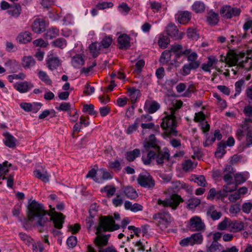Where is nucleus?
Returning <instances> with one entry per match:
<instances>
[{
    "instance_id": "f257e3e1",
    "label": "nucleus",
    "mask_w": 252,
    "mask_h": 252,
    "mask_svg": "<svg viewBox=\"0 0 252 252\" xmlns=\"http://www.w3.org/2000/svg\"><path fill=\"white\" fill-rule=\"evenodd\" d=\"M50 208L49 213L45 209L42 204L39 203L35 200L32 201L28 205L27 216L30 220L36 221V224L40 232L42 228L45 226L46 222L52 220L55 227L58 229L62 227L63 223L64 217L60 213L55 211V208Z\"/></svg>"
},
{
    "instance_id": "f03ea898",
    "label": "nucleus",
    "mask_w": 252,
    "mask_h": 252,
    "mask_svg": "<svg viewBox=\"0 0 252 252\" xmlns=\"http://www.w3.org/2000/svg\"><path fill=\"white\" fill-rule=\"evenodd\" d=\"M224 60L226 63L230 67V69L228 70V73L231 71L233 75H236L239 68H244L247 70L252 69V60L244 53L238 55L233 51H229ZM224 73L227 75V72Z\"/></svg>"
},
{
    "instance_id": "7ed1b4c3",
    "label": "nucleus",
    "mask_w": 252,
    "mask_h": 252,
    "mask_svg": "<svg viewBox=\"0 0 252 252\" xmlns=\"http://www.w3.org/2000/svg\"><path fill=\"white\" fill-rule=\"evenodd\" d=\"M183 104L181 100H175L173 102L172 106L169 108V111L165 113V116L162 118L160 124L161 127L164 130L166 136H175L177 131L176 130V118L175 116V112L180 109Z\"/></svg>"
},
{
    "instance_id": "20e7f679",
    "label": "nucleus",
    "mask_w": 252,
    "mask_h": 252,
    "mask_svg": "<svg viewBox=\"0 0 252 252\" xmlns=\"http://www.w3.org/2000/svg\"><path fill=\"white\" fill-rule=\"evenodd\" d=\"M114 223L112 218L102 217L100 218L98 226L96 229V237L94 240L95 244L99 247H103L108 243L110 234L101 235V233L104 231H113L119 229L120 226L119 224H114Z\"/></svg>"
},
{
    "instance_id": "39448f33",
    "label": "nucleus",
    "mask_w": 252,
    "mask_h": 252,
    "mask_svg": "<svg viewBox=\"0 0 252 252\" xmlns=\"http://www.w3.org/2000/svg\"><path fill=\"white\" fill-rule=\"evenodd\" d=\"M144 147L149 151L147 156H143L142 158L144 164L148 165L154 159H156L158 164H161L168 160V153L161 152L159 147L156 146L154 144L146 143Z\"/></svg>"
},
{
    "instance_id": "423d86ee",
    "label": "nucleus",
    "mask_w": 252,
    "mask_h": 252,
    "mask_svg": "<svg viewBox=\"0 0 252 252\" xmlns=\"http://www.w3.org/2000/svg\"><path fill=\"white\" fill-rule=\"evenodd\" d=\"M182 201L180 196L174 194L169 197H166L162 199L159 198L157 200V204L161 207H170L173 209H175Z\"/></svg>"
},
{
    "instance_id": "0eeeda50",
    "label": "nucleus",
    "mask_w": 252,
    "mask_h": 252,
    "mask_svg": "<svg viewBox=\"0 0 252 252\" xmlns=\"http://www.w3.org/2000/svg\"><path fill=\"white\" fill-rule=\"evenodd\" d=\"M138 184L142 187L152 188L155 186V181L150 174L146 171L141 173L137 178Z\"/></svg>"
},
{
    "instance_id": "6e6552de",
    "label": "nucleus",
    "mask_w": 252,
    "mask_h": 252,
    "mask_svg": "<svg viewBox=\"0 0 252 252\" xmlns=\"http://www.w3.org/2000/svg\"><path fill=\"white\" fill-rule=\"evenodd\" d=\"M241 9L239 8L233 7L228 5H223L220 9V14L225 19H230L240 15Z\"/></svg>"
},
{
    "instance_id": "1a4fd4ad",
    "label": "nucleus",
    "mask_w": 252,
    "mask_h": 252,
    "mask_svg": "<svg viewBox=\"0 0 252 252\" xmlns=\"http://www.w3.org/2000/svg\"><path fill=\"white\" fill-rule=\"evenodd\" d=\"M153 218L159 225H162V228L167 227L172 220L170 215L166 212L156 214L153 215Z\"/></svg>"
},
{
    "instance_id": "9d476101",
    "label": "nucleus",
    "mask_w": 252,
    "mask_h": 252,
    "mask_svg": "<svg viewBox=\"0 0 252 252\" xmlns=\"http://www.w3.org/2000/svg\"><path fill=\"white\" fill-rule=\"evenodd\" d=\"M246 130L247 131L246 147H249L252 146V126H243L242 129H239L237 130L236 134L238 139L240 140L243 136L244 131Z\"/></svg>"
},
{
    "instance_id": "9b49d317",
    "label": "nucleus",
    "mask_w": 252,
    "mask_h": 252,
    "mask_svg": "<svg viewBox=\"0 0 252 252\" xmlns=\"http://www.w3.org/2000/svg\"><path fill=\"white\" fill-rule=\"evenodd\" d=\"M47 24L44 19L38 18L35 19L32 25V31L37 33H41L45 31Z\"/></svg>"
},
{
    "instance_id": "f8f14e48",
    "label": "nucleus",
    "mask_w": 252,
    "mask_h": 252,
    "mask_svg": "<svg viewBox=\"0 0 252 252\" xmlns=\"http://www.w3.org/2000/svg\"><path fill=\"white\" fill-rule=\"evenodd\" d=\"M33 87V84L28 81L17 82L14 85V88L20 93H25Z\"/></svg>"
},
{
    "instance_id": "ddd939ff",
    "label": "nucleus",
    "mask_w": 252,
    "mask_h": 252,
    "mask_svg": "<svg viewBox=\"0 0 252 252\" xmlns=\"http://www.w3.org/2000/svg\"><path fill=\"white\" fill-rule=\"evenodd\" d=\"M191 18V14L187 11H179L175 15L176 21L181 24L187 23Z\"/></svg>"
},
{
    "instance_id": "4468645a",
    "label": "nucleus",
    "mask_w": 252,
    "mask_h": 252,
    "mask_svg": "<svg viewBox=\"0 0 252 252\" xmlns=\"http://www.w3.org/2000/svg\"><path fill=\"white\" fill-rule=\"evenodd\" d=\"M170 51L171 53H174L177 57H180L181 56L189 54L190 53V49H183L181 45L175 44L172 46Z\"/></svg>"
},
{
    "instance_id": "2eb2a0df",
    "label": "nucleus",
    "mask_w": 252,
    "mask_h": 252,
    "mask_svg": "<svg viewBox=\"0 0 252 252\" xmlns=\"http://www.w3.org/2000/svg\"><path fill=\"white\" fill-rule=\"evenodd\" d=\"M46 62L47 66L51 70L56 69L61 64V61L57 56H48Z\"/></svg>"
},
{
    "instance_id": "dca6fc26",
    "label": "nucleus",
    "mask_w": 252,
    "mask_h": 252,
    "mask_svg": "<svg viewBox=\"0 0 252 252\" xmlns=\"http://www.w3.org/2000/svg\"><path fill=\"white\" fill-rule=\"evenodd\" d=\"M190 226L191 229L193 231L201 230L204 227L201 219L197 216L193 217L190 219Z\"/></svg>"
},
{
    "instance_id": "f3484780",
    "label": "nucleus",
    "mask_w": 252,
    "mask_h": 252,
    "mask_svg": "<svg viewBox=\"0 0 252 252\" xmlns=\"http://www.w3.org/2000/svg\"><path fill=\"white\" fill-rule=\"evenodd\" d=\"M36 64L34 59L31 56H24L21 60V65L25 69H31Z\"/></svg>"
},
{
    "instance_id": "a211bd4d",
    "label": "nucleus",
    "mask_w": 252,
    "mask_h": 252,
    "mask_svg": "<svg viewBox=\"0 0 252 252\" xmlns=\"http://www.w3.org/2000/svg\"><path fill=\"white\" fill-rule=\"evenodd\" d=\"M244 228V222L240 220H230L229 231L238 232L242 230Z\"/></svg>"
},
{
    "instance_id": "6ab92c4d",
    "label": "nucleus",
    "mask_w": 252,
    "mask_h": 252,
    "mask_svg": "<svg viewBox=\"0 0 252 252\" xmlns=\"http://www.w3.org/2000/svg\"><path fill=\"white\" fill-rule=\"evenodd\" d=\"M118 42L121 49H127L130 46V37L126 34L120 35L118 38Z\"/></svg>"
},
{
    "instance_id": "aec40b11",
    "label": "nucleus",
    "mask_w": 252,
    "mask_h": 252,
    "mask_svg": "<svg viewBox=\"0 0 252 252\" xmlns=\"http://www.w3.org/2000/svg\"><path fill=\"white\" fill-rule=\"evenodd\" d=\"M100 169L97 171L94 169L91 170L86 175L87 178H91L96 182L102 183L103 182V174L100 173Z\"/></svg>"
},
{
    "instance_id": "412c9836",
    "label": "nucleus",
    "mask_w": 252,
    "mask_h": 252,
    "mask_svg": "<svg viewBox=\"0 0 252 252\" xmlns=\"http://www.w3.org/2000/svg\"><path fill=\"white\" fill-rule=\"evenodd\" d=\"M72 65L76 68H80L85 63V60L81 54H76L71 59Z\"/></svg>"
},
{
    "instance_id": "4be33fe9",
    "label": "nucleus",
    "mask_w": 252,
    "mask_h": 252,
    "mask_svg": "<svg viewBox=\"0 0 252 252\" xmlns=\"http://www.w3.org/2000/svg\"><path fill=\"white\" fill-rule=\"evenodd\" d=\"M159 104L156 101H146L144 109L149 113H154L159 108Z\"/></svg>"
},
{
    "instance_id": "5701e85b",
    "label": "nucleus",
    "mask_w": 252,
    "mask_h": 252,
    "mask_svg": "<svg viewBox=\"0 0 252 252\" xmlns=\"http://www.w3.org/2000/svg\"><path fill=\"white\" fill-rule=\"evenodd\" d=\"M206 19L209 24L215 25L219 21V15L213 11H210L206 15Z\"/></svg>"
},
{
    "instance_id": "b1692460",
    "label": "nucleus",
    "mask_w": 252,
    "mask_h": 252,
    "mask_svg": "<svg viewBox=\"0 0 252 252\" xmlns=\"http://www.w3.org/2000/svg\"><path fill=\"white\" fill-rule=\"evenodd\" d=\"M3 135L5 137L4 141L5 145L9 148H13L16 146L17 140L9 132H4Z\"/></svg>"
},
{
    "instance_id": "393cba45",
    "label": "nucleus",
    "mask_w": 252,
    "mask_h": 252,
    "mask_svg": "<svg viewBox=\"0 0 252 252\" xmlns=\"http://www.w3.org/2000/svg\"><path fill=\"white\" fill-rule=\"evenodd\" d=\"M11 166V164L8 161H4L2 164L0 163V180H4L6 179L5 175L9 172Z\"/></svg>"
},
{
    "instance_id": "a878e982",
    "label": "nucleus",
    "mask_w": 252,
    "mask_h": 252,
    "mask_svg": "<svg viewBox=\"0 0 252 252\" xmlns=\"http://www.w3.org/2000/svg\"><path fill=\"white\" fill-rule=\"evenodd\" d=\"M207 214L210 216L213 220H218L221 216V213L220 212L217 211L215 209L214 206L212 205L208 207Z\"/></svg>"
},
{
    "instance_id": "bb28decb",
    "label": "nucleus",
    "mask_w": 252,
    "mask_h": 252,
    "mask_svg": "<svg viewBox=\"0 0 252 252\" xmlns=\"http://www.w3.org/2000/svg\"><path fill=\"white\" fill-rule=\"evenodd\" d=\"M32 34L28 32H24L20 33L17 37V40L20 43H27L31 41Z\"/></svg>"
},
{
    "instance_id": "cd10ccee",
    "label": "nucleus",
    "mask_w": 252,
    "mask_h": 252,
    "mask_svg": "<svg viewBox=\"0 0 252 252\" xmlns=\"http://www.w3.org/2000/svg\"><path fill=\"white\" fill-rule=\"evenodd\" d=\"M127 94L132 103L136 102L137 99L140 94L139 90L135 88L128 89L127 90Z\"/></svg>"
},
{
    "instance_id": "c85d7f7f",
    "label": "nucleus",
    "mask_w": 252,
    "mask_h": 252,
    "mask_svg": "<svg viewBox=\"0 0 252 252\" xmlns=\"http://www.w3.org/2000/svg\"><path fill=\"white\" fill-rule=\"evenodd\" d=\"M59 35V30L56 28L52 27L48 29L44 34V37L47 39H52Z\"/></svg>"
},
{
    "instance_id": "c756f323",
    "label": "nucleus",
    "mask_w": 252,
    "mask_h": 252,
    "mask_svg": "<svg viewBox=\"0 0 252 252\" xmlns=\"http://www.w3.org/2000/svg\"><path fill=\"white\" fill-rule=\"evenodd\" d=\"M34 176L44 182H48L49 180V175L46 171L41 172L39 170H36L33 172Z\"/></svg>"
},
{
    "instance_id": "7c9ffc66",
    "label": "nucleus",
    "mask_w": 252,
    "mask_h": 252,
    "mask_svg": "<svg viewBox=\"0 0 252 252\" xmlns=\"http://www.w3.org/2000/svg\"><path fill=\"white\" fill-rule=\"evenodd\" d=\"M102 49V46L98 42H94L90 45L91 53L94 57H96L98 55Z\"/></svg>"
},
{
    "instance_id": "2f4dec72",
    "label": "nucleus",
    "mask_w": 252,
    "mask_h": 252,
    "mask_svg": "<svg viewBox=\"0 0 252 252\" xmlns=\"http://www.w3.org/2000/svg\"><path fill=\"white\" fill-rule=\"evenodd\" d=\"M217 62V60L214 58H209L207 63H204L202 65V69L206 72H210L211 68H213L214 64Z\"/></svg>"
},
{
    "instance_id": "473e14b6",
    "label": "nucleus",
    "mask_w": 252,
    "mask_h": 252,
    "mask_svg": "<svg viewBox=\"0 0 252 252\" xmlns=\"http://www.w3.org/2000/svg\"><path fill=\"white\" fill-rule=\"evenodd\" d=\"M21 6L19 5L15 4L13 6H10L8 13L9 15L13 17H17L21 13Z\"/></svg>"
},
{
    "instance_id": "72a5a7b5",
    "label": "nucleus",
    "mask_w": 252,
    "mask_h": 252,
    "mask_svg": "<svg viewBox=\"0 0 252 252\" xmlns=\"http://www.w3.org/2000/svg\"><path fill=\"white\" fill-rule=\"evenodd\" d=\"M124 193L127 197L130 199H135L138 196L136 190L131 187H126L124 190Z\"/></svg>"
},
{
    "instance_id": "f704fd0d",
    "label": "nucleus",
    "mask_w": 252,
    "mask_h": 252,
    "mask_svg": "<svg viewBox=\"0 0 252 252\" xmlns=\"http://www.w3.org/2000/svg\"><path fill=\"white\" fill-rule=\"evenodd\" d=\"M205 6L204 3L200 1H196L192 5V9L196 13H201L205 10Z\"/></svg>"
},
{
    "instance_id": "c9c22d12",
    "label": "nucleus",
    "mask_w": 252,
    "mask_h": 252,
    "mask_svg": "<svg viewBox=\"0 0 252 252\" xmlns=\"http://www.w3.org/2000/svg\"><path fill=\"white\" fill-rule=\"evenodd\" d=\"M39 78L47 85H50L52 84V81L49 78L47 73L44 71L40 70L38 73Z\"/></svg>"
},
{
    "instance_id": "e433bc0d",
    "label": "nucleus",
    "mask_w": 252,
    "mask_h": 252,
    "mask_svg": "<svg viewBox=\"0 0 252 252\" xmlns=\"http://www.w3.org/2000/svg\"><path fill=\"white\" fill-rule=\"evenodd\" d=\"M197 68H198V67H197V63H186L182 67L183 74L184 75H187L190 73L192 69H195Z\"/></svg>"
},
{
    "instance_id": "4c0bfd02",
    "label": "nucleus",
    "mask_w": 252,
    "mask_h": 252,
    "mask_svg": "<svg viewBox=\"0 0 252 252\" xmlns=\"http://www.w3.org/2000/svg\"><path fill=\"white\" fill-rule=\"evenodd\" d=\"M118 10L122 15L126 16L127 15L130 11V8L127 3L122 2L120 3L118 6Z\"/></svg>"
},
{
    "instance_id": "58836bf2",
    "label": "nucleus",
    "mask_w": 252,
    "mask_h": 252,
    "mask_svg": "<svg viewBox=\"0 0 252 252\" xmlns=\"http://www.w3.org/2000/svg\"><path fill=\"white\" fill-rule=\"evenodd\" d=\"M226 145L223 142H220L219 144L217 151L215 152V156L217 158H222L225 154Z\"/></svg>"
},
{
    "instance_id": "ea45409f",
    "label": "nucleus",
    "mask_w": 252,
    "mask_h": 252,
    "mask_svg": "<svg viewBox=\"0 0 252 252\" xmlns=\"http://www.w3.org/2000/svg\"><path fill=\"white\" fill-rule=\"evenodd\" d=\"M140 153V150L138 149H135L133 151L128 152L126 154V159L129 161H133L137 157L139 156Z\"/></svg>"
},
{
    "instance_id": "a19ab883",
    "label": "nucleus",
    "mask_w": 252,
    "mask_h": 252,
    "mask_svg": "<svg viewBox=\"0 0 252 252\" xmlns=\"http://www.w3.org/2000/svg\"><path fill=\"white\" fill-rule=\"evenodd\" d=\"M197 164L194 162H192L190 159H187L183 163V168L186 171L192 170L196 166Z\"/></svg>"
},
{
    "instance_id": "79ce46f5",
    "label": "nucleus",
    "mask_w": 252,
    "mask_h": 252,
    "mask_svg": "<svg viewBox=\"0 0 252 252\" xmlns=\"http://www.w3.org/2000/svg\"><path fill=\"white\" fill-rule=\"evenodd\" d=\"M174 187L177 190L184 189L187 192H189L191 191V189L186 183L181 181H176L173 183Z\"/></svg>"
},
{
    "instance_id": "37998d69",
    "label": "nucleus",
    "mask_w": 252,
    "mask_h": 252,
    "mask_svg": "<svg viewBox=\"0 0 252 252\" xmlns=\"http://www.w3.org/2000/svg\"><path fill=\"white\" fill-rule=\"evenodd\" d=\"M31 244L32 245V252H43V246L40 241L35 242L32 239Z\"/></svg>"
},
{
    "instance_id": "c03bdc74",
    "label": "nucleus",
    "mask_w": 252,
    "mask_h": 252,
    "mask_svg": "<svg viewBox=\"0 0 252 252\" xmlns=\"http://www.w3.org/2000/svg\"><path fill=\"white\" fill-rule=\"evenodd\" d=\"M200 203V200L197 197H193L189 199L187 201V206L190 209L196 207Z\"/></svg>"
},
{
    "instance_id": "a18cd8bd",
    "label": "nucleus",
    "mask_w": 252,
    "mask_h": 252,
    "mask_svg": "<svg viewBox=\"0 0 252 252\" xmlns=\"http://www.w3.org/2000/svg\"><path fill=\"white\" fill-rule=\"evenodd\" d=\"M169 43L168 37L167 35L160 34L158 40L159 46L162 48H165Z\"/></svg>"
},
{
    "instance_id": "49530a36",
    "label": "nucleus",
    "mask_w": 252,
    "mask_h": 252,
    "mask_svg": "<svg viewBox=\"0 0 252 252\" xmlns=\"http://www.w3.org/2000/svg\"><path fill=\"white\" fill-rule=\"evenodd\" d=\"M230 220L229 218H225L223 220L220 221L218 225V229L221 230H224L227 229H229Z\"/></svg>"
},
{
    "instance_id": "de8ad7c7",
    "label": "nucleus",
    "mask_w": 252,
    "mask_h": 252,
    "mask_svg": "<svg viewBox=\"0 0 252 252\" xmlns=\"http://www.w3.org/2000/svg\"><path fill=\"white\" fill-rule=\"evenodd\" d=\"M56 112L54 109L45 110L42 111L38 116L39 119H43L50 116V117H53L55 116Z\"/></svg>"
},
{
    "instance_id": "09e8293b",
    "label": "nucleus",
    "mask_w": 252,
    "mask_h": 252,
    "mask_svg": "<svg viewBox=\"0 0 252 252\" xmlns=\"http://www.w3.org/2000/svg\"><path fill=\"white\" fill-rule=\"evenodd\" d=\"M116 191V188L112 186H107L101 189V192H105L108 197L113 196Z\"/></svg>"
},
{
    "instance_id": "8fccbe9b",
    "label": "nucleus",
    "mask_w": 252,
    "mask_h": 252,
    "mask_svg": "<svg viewBox=\"0 0 252 252\" xmlns=\"http://www.w3.org/2000/svg\"><path fill=\"white\" fill-rule=\"evenodd\" d=\"M186 55H188V60L189 62V63H197V67H198L200 64V62L197 60L198 56L195 52H191L190 51V53L189 54H186Z\"/></svg>"
},
{
    "instance_id": "3c124183",
    "label": "nucleus",
    "mask_w": 252,
    "mask_h": 252,
    "mask_svg": "<svg viewBox=\"0 0 252 252\" xmlns=\"http://www.w3.org/2000/svg\"><path fill=\"white\" fill-rule=\"evenodd\" d=\"M223 249L222 246L218 242L213 241L211 246L208 248L209 252H217Z\"/></svg>"
},
{
    "instance_id": "603ef678",
    "label": "nucleus",
    "mask_w": 252,
    "mask_h": 252,
    "mask_svg": "<svg viewBox=\"0 0 252 252\" xmlns=\"http://www.w3.org/2000/svg\"><path fill=\"white\" fill-rule=\"evenodd\" d=\"M83 111L93 116H95L97 113L94 110V106L91 104L84 105L83 108Z\"/></svg>"
},
{
    "instance_id": "864d4df0",
    "label": "nucleus",
    "mask_w": 252,
    "mask_h": 252,
    "mask_svg": "<svg viewBox=\"0 0 252 252\" xmlns=\"http://www.w3.org/2000/svg\"><path fill=\"white\" fill-rule=\"evenodd\" d=\"M192 245L194 244H200L203 241L202 235L200 233L192 234L191 236Z\"/></svg>"
},
{
    "instance_id": "5fc2aeb1",
    "label": "nucleus",
    "mask_w": 252,
    "mask_h": 252,
    "mask_svg": "<svg viewBox=\"0 0 252 252\" xmlns=\"http://www.w3.org/2000/svg\"><path fill=\"white\" fill-rule=\"evenodd\" d=\"M244 84V81L242 79L237 81L235 84V93L234 96L240 94L242 91V88Z\"/></svg>"
},
{
    "instance_id": "6e6d98bb",
    "label": "nucleus",
    "mask_w": 252,
    "mask_h": 252,
    "mask_svg": "<svg viewBox=\"0 0 252 252\" xmlns=\"http://www.w3.org/2000/svg\"><path fill=\"white\" fill-rule=\"evenodd\" d=\"M62 21L63 22L62 24L63 25H71L73 23V17L71 14L67 13L63 17Z\"/></svg>"
},
{
    "instance_id": "4d7b16f0",
    "label": "nucleus",
    "mask_w": 252,
    "mask_h": 252,
    "mask_svg": "<svg viewBox=\"0 0 252 252\" xmlns=\"http://www.w3.org/2000/svg\"><path fill=\"white\" fill-rule=\"evenodd\" d=\"M113 6V3L110 1H102L96 5V8L98 9H104L107 8H111Z\"/></svg>"
},
{
    "instance_id": "13d9d810",
    "label": "nucleus",
    "mask_w": 252,
    "mask_h": 252,
    "mask_svg": "<svg viewBox=\"0 0 252 252\" xmlns=\"http://www.w3.org/2000/svg\"><path fill=\"white\" fill-rule=\"evenodd\" d=\"M213 96L216 98L218 104L220 108L224 109L226 107L227 105L225 101L222 99L219 94L217 93H214Z\"/></svg>"
},
{
    "instance_id": "bf43d9fd",
    "label": "nucleus",
    "mask_w": 252,
    "mask_h": 252,
    "mask_svg": "<svg viewBox=\"0 0 252 252\" xmlns=\"http://www.w3.org/2000/svg\"><path fill=\"white\" fill-rule=\"evenodd\" d=\"M55 46L63 48L66 46V40L62 38H59L53 42Z\"/></svg>"
},
{
    "instance_id": "052dcab7",
    "label": "nucleus",
    "mask_w": 252,
    "mask_h": 252,
    "mask_svg": "<svg viewBox=\"0 0 252 252\" xmlns=\"http://www.w3.org/2000/svg\"><path fill=\"white\" fill-rule=\"evenodd\" d=\"M171 52L170 50H165L161 54L160 61L161 63L167 62L170 59Z\"/></svg>"
},
{
    "instance_id": "680f3d73",
    "label": "nucleus",
    "mask_w": 252,
    "mask_h": 252,
    "mask_svg": "<svg viewBox=\"0 0 252 252\" xmlns=\"http://www.w3.org/2000/svg\"><path fill=\"white\" fill-rule=\"evenodd\" d=\"M192 180L194 181V182L196 183L198 186L205 187L206 185V182L205 177L203 176H195Z\"/></svg>"
},
{
    "instance_id": "e2e57ef3",
    "label": "nucleus",
    "mask_w": 252,
    "mask_h": 252,
    "mask_svg": "<svg viewBox=\"0 0 252 252\" xmlns=\"http://www.w3.org/2000/svg\"><path fill=\"white\" fill-rule=\"evenodd\" d=\"M167 34L170 36H175L177 32V28L175 25L169 24L166 28Z\"/></svg>"
},
{
    "instance_id": "0e129e2a",
    "label": "nucleus",
    "mask_w": 252,
    "mask_h": 252,
    "mask_svg": "<svg viewBox=\"0 0 252 252\" xmlns=\"http://www.w3.org/2000/svg\"><path fill=\"white\" fill-rule=\"evenodd\" d=\"M108 167L118 171L120 170L121 169L120 162L118 160L109 162Z\"/></svg>"
},
{
    "instance_id": "69168bd1",
    "label": "nucleus",
    "mask_w": 252,
    "mask_h": 252,
    "mask_svg": "<svg viewBox=\"0 0 252 252\" xmlns=\"http://www.w3.org/2000/svg\"><path fill=\"white\" fill-rule=\"evenodd\" d=\"M205 119V115L202 111L195 113L194 118V120L195 122L201 123L204 121Z\"/></svg>"
},
{
    "instance_id": "338daca9",
    "label": "nucleus",
    "mask_w": 252,
    "mask_h": 252,
    "mask_svg": "<svg viewBox=\"0 0 252 252\" xmlns=\"http://www.w3.org/2000/svg\"><path fill=\"white\" fill-rule=\"evenodd\" d=\"M19 236L21 239L23 240L24 242V243L28 246L31 245V243L32 242V239L31 237L24 233H20Z\"/></svg>"
},
{
    "instance_id": "774afa93",
    "label": "nucleus",
    "mask_w": 252,
    "mask_h": 252,
    "mask_svg": "<svg viewBox=\"0 0 252 252\" xmlns=\"http://www.w3.org/2000/svg\"><path fill=\"white\" fill-rule=\"evenodd\" d=\"M252 209V204L250 202L244 203L242 207V211L246 214H249Z\"/></svg>"
}]
</instances>
